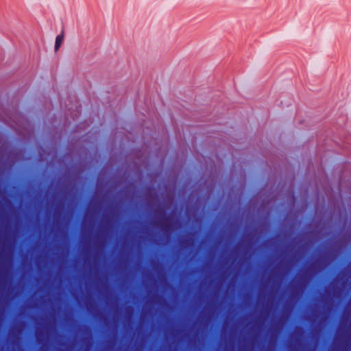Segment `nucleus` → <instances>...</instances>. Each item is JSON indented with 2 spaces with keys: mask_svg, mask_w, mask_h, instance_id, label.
Masks as SVG:
<instances>
[{
  "mask_svg": "<svg viewBox=\"0 0 351 351\" xmlns=\"http://www.w3.org/2000/svg\"><path fill=\"white\" fill-rule=\"evenodd\" d=\"M311 223L315 227H324L326 224L344 230L351 229V211L346 207L339 210L338 214L328 215L317 210L311 219ZM239 241H351V239H253L240 238Z\"/></svg>",
  "mask_w": 351,
  "mask_h": 351,
  "instance_id": "obj_1",
  "label": "nucleus"
},
{
  "mask_svg": "<svg viewBox=\"0 0 351 351\" xmlns=\"http://www.w3.org/2000/svg\"><path fill=\"white\" fill-rule=\"evenodd\" d=\"M64 31H62V32L56 36L54 45V51L56 52H57L60 48L64 41Z\"/></svg>",
  "mask_w": 351,
  "mask_h": 351,
  "instance_id": "obj_2",
  "label": "nucleus"
}]
</instances>
